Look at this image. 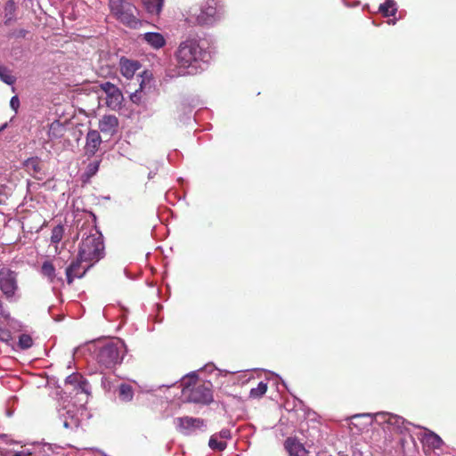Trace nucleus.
I'll return each mask as SVG.
<instances>
[{"label": "nucleus", "instance_id": "6e6552de", "mask_svg": "<svg viewBox=\"0 0 456 456\" xmlns=\"http://www.w3.org/2000/svg\"><path fill=\"white\" fill-rule=\"evenodd\" d=\"M100 88L106 94V104L111 110H118L123 102V94L120 89L110 82L100 84Z\"/></svg>", "mask_w": 456, "mask_h": 456}, {"label": "nucleus", "instance_id": "f257e3e1", "mask_svg": "<svg viewBox=\"0 0 456 456\" xmlns=\"http://www.w3.org/2000/svg\"><path fill=\"white\" fill-rule=\"evenodd\" d=\"M81 237L77 256L86 263L95 264L104 256V244L102 233L89 221L84 222L78 230Z\"/></svg>", "mask_w": 456, "mask_h": 456}, {"label": "nucleus", "instance_id": "7c9ffc66", "mask_svg": "<svg viewBox=\"0 0 456 456\" xmlns=\"http://www.w3.org/2000/svg\"><path fill=\"white\" fill-rule=\"evenodd\" d=\"M33 345L32 338L28 334H21L19 338V346L20 348L25 350L28 349Z\"/></svg>", "mask_w": 456, "mask_h": 456}, {"label": "nucleus", "instance_id": "c85d7f7f", "mask_svg": "<svg viewBox=\"0 0 456 456\" xmlns=\"http://www.w3.org/2000/svg\"><path fill=\"white\" fill-rule=\"evenodd\" d=\"M266 390H267V384L261 381L258 383L256 387L251 388L250 393H249L250 397L260 398L266 393Z\"/></svg>", "mask_w": 456, "mask_h": 456}, {"label": "nucleus", "instance_id": "4c0bfd02", "mask_svg": "<svg viewBox=\"0 0 456 456\" xmlns=\"http://www.w3.org/2000/svg\"><path fill=\"white\" fill-rule=\"evenodd\" d=\"M12 456H31V452L28 451L16 452Z\"/></svg>", "mask_w": 456, "mask_h": 456}, {"label": "nucleus", "instance_id": "4be33fe9", "mask_svg": "<svg viewBox=\"0 0 456 456\" xmlns=\"http://www.w3.org/2000/svg\"><path fill=\"white\" fill-rule=\"evenodd\" d=\"M118 397L122 402H131L134 397L133 387L128 384H121L118 387Z\"/></svg>", "mask_w": 456, "mask_h": 456}, {"label": "nucleus", "instance_id": "4468645a", "mask_svg": "<svg viewBox=\"0 0 456 456\" xmlns=\"http://www.w3.org/2000/svg\"><path fill=\"white\" fill-rule=\"evenodd\" d=\"M66 384L72 386L73 390L76 391L77 394H78L79 392L88 393V382L79 373H72L71 375L68 376L66 379Z\"/></svg>", "mask_w": 456, "mask_h": 456}, {"label": "nucleus", "instance_id": "2f4dec72", "mask_svg": "<svg viewBox=\"0 0 456 456\" xmlns=\"http://www.w3.org/2000/svg\"><path fill=\"white\" fill-rule=\"evenodd\" d=\"M147 168L151 169L148 173V178L152 179L159 171V164L157 161H151Z\"/></svg>", "mask_w": 456, "mask_h": 456}, {"label": "nucleus", "instance_id": "f704fd0d", "mask_svg": "<svg viewBox=\"0 0 456 456\" xmlns=\"http://www.w3.org/2000/svg\"><path fill=\"white\" fill-rule=\"evenodd\" d=\"M10 105L12 110L17 111L18 108L20 107V100H19L18 96L15 95V96L12 97V99L10 101Z\"/></svg>", "mask_w": 456, "mask_h": 456}, {"label": "nucleus", "instance_id": "412c9836", "mask_svg": "<svg viewBox=\"0 0 456 456\" xmlns=\"http://www.w3.org/2000/svg\"><path fill=\"white\" fill-rule=\"evenodd\" d=\"M40 273L51 283H53L57 279L55 267L51 261L47 260L42 264Z\"/></svg>", "mask_w": 456, "mask_h": 456}, {"label": "nucleus", "instance_id": "aec40b11", "mask_svg": "<svg viewBox=\"0 0 456 456\" xmlns=\"http://www.w3.org/2000/svg\"><path fill=\"white\" fill-rule=\"evenodd\" d=\"M66 132V127L59 121H54L48 129V140L54 141L61 138Z\"/></svg>", "mask_w": 456, "mask_h": 456}, {"label": "nucleus", "instance_id": "1a4fd4ad", "mask_svg": "<svg viewBox=\"0 0 456 456\" xmlns=\"http://www.w3.org/2000/svg\"><path fill=\"white\" fill-rule=\"evenodd\" d=\"M83 262H86V260L79 259V256H77V257L66 267V281L69 285H71L75 279H81L85 277L87 271L93 266V264H89L87 266L84 267L82 265Z\"/></svg>", "mask_w": 456, "mask_h": 456}, {"label": "nucleus", "instance_id": "c9c22d12", "mask_svg": "<svg viewBox=\"0 0 456 456\" xmlns=\"http://www.w3.org/2000/svg\"><path fill=\"white\" fill-rule=\"evenodd\" d=\"M217 436H219V437H221V438H224V439H228V438H230V437H231V432H230V430H229V429H227V428H224V429H222V430L218 433Z\"/></svg>", "mask_w": 456, "mask_h": 456}, {"label": "nucleus", "instance_id": "58836bf2", "mask_svg": "<svg viewBox=\"0 0 456 456\" xmlns=\"http://www.w3.org/2000/svg\"><path fill=\"white\" fill-rule=\"evenodd\" d=\"M2 312H3V303L0 300V314H2Z\"/></svg>", "mask_w": 456, "mask_h": 456}, {"label": "nucleus", "instance_id": "bb28decb", "mask_svg": "<svg viewBox=\"0 0 456 456\" xmlns=\"http://www.w3.org/2000/svg\"><path fill=\"white\" fill-rule=\"evenodd\" d=\"M0 79L10 86L16 82V77L11 74V71L5 66L2 65H0Z\"/></svg>", "mask_w": 456, "mask_h": 456}, {"label": "nucleus", "instance_id": "f03ea898", "mask_svg": "<svg viewBox=\"0 0 456 456\" xmlns=\"http://www.w3.org/2000/svg\"><path fill=\"white\" fill-rule=\"evenodd\" d=\"M208 53L200 45L196 38H188L182 42L176 51L175 56L180 67L189 68L203 61Z\"/></svg>", "mask_w": 456, "mask_h": 456}, {"label": "nucleus", "instance_id": "9d476101", "mask_svg": "<svg viewBox=\"0 0 456 456\" xmlns=\"http://www.w3.org/2000/svg\"><path fill=\"white\" fill-rule=\"evenodd\" d=\"M176 425L183 434L188 435L205 426V420L200 418L181 417L175 419Z\"/></svg>", "mask_w": 456, "mask_h": 456}, {"label": "nucleus", "instance_id": "2eb2a0df", "mask_svg": "<svg viewBox=\"0 0 456 456\" xmlns=\"http://www.w3.org/2000/svg\"><path fill=\"white\" fill-rule=\"evenodd\" d=\"M27 170L37 180H42V161L39 158L34 157L28 159L24 163Z\"/></svg>", "mask_w": 456, "mask_h": 456}, {"label": "nucleus", "instance_id": "cd10ccee", "mask_svg": "<svg viewBox=\"0 0 456 456\" xmlns=\"http://www.w3.org/2000/svg\"><path fill=\"white\" fill-rule=\"evenodd\" d=\"M217 437V434L211 436L208 445L212 450L224 451L226 448V442L218 441Z\"/></svg>", "mask_w": 456, "mask_h": 456}, {"label": "nucleus", "instance_id": "423d86ee", "mask_svg": "<svg viewBox=\"0 0 456 456\" xmlns=\"http://www.w3.org/2000/svg\"><path fill=\"white\" fill-rule=\"evenodd\" d=\"M223 16V6L216 0H206L196 16L195 22L200 26H211L220 20Z\"/></svg>", "mask_w": 456, "mask_h": 456}, {"label": "nucleus", "instance_id": "b1692460", "mask_svg": "<svg viewBox=\"0 0 456 456\" xmlns=\"http://www.w3.org/2000/svg\"><path fill=\"white\" fill-rule=\"evenodd\" d=\"M143 4L148 12L159 14L163 6V0H143Z\"/></svg>", "mask_w": 456, "mask_h": 456}, {"label": "nucleus", "instance_id": "a211bd4d", "mask_svg": "<svg viewBox=\"0 0 456 456\" xmlns=\"http://www.w3.org/2000/svg\"><path fill=\"white\" fill-rule=\"evenodd\" d=\"M140 65L137 61H130L127 59L122 58L120 60V71L121 74L126 78H132L137 69H139Z\"/></svg>", "mask_w": 456, "mask_h": 456}, {"label": "nucleus", "instance_id": "473e14b6", "mask_svg": "<svg viewBox=\"0 0 456 456\" xmlns=\"http://www.w3.org/2000/svg\"><path fill=\"white\" fill-rule=\"evenodd\" d=\"M79 426V420L73 417L70 418V420L65 419L63 421V427L65 428H77Z\"/></svg>", "mask_w": 456, "mask_h": 456}, {"label": "nucleus", "instance_id": "393cba45", "mask_svg": "<svg viewBox=\"0 0 456 456\" xmlns=\"http://www.w3.org/2000/svg\"><path fill=\"white\" fill-rule=\"evenodd\" d=\"M64 235V226L58 224L52 229L51 232V242L55 244V250H57V245L62 240Z\"/></svg>", "mask_w": 456, "mask_h": 456}, {"label": "nucleus", "instance_id": "dca6fc26", "mask_svg": "<svg viewBox=\"0 0 456 456\" xmlns=\"http://www.w3.org/2000/svg\"><path fill=\"white\" fill-rule=\"evenodd\" d=\"M422 442L425 446H428L431 450L440 449L444 444L442 438L431 430L426 431Z\"/></svg>", "mask_w": 456, "mask_h": 456}, {"label": "nucleus", "instance_id": "a19ab883", "mask_svg": "<svg viewBox=\"0 0 456 456\" xmlns=\"http://www.w3.org/2000/svg\"><path fill=\"white\" fill-rule=\"evenodd\" d=\"M59 281H61L63 284V280L61 278L57 279Z\"/></svg>", "mask_w": 456, "mask_h": 456}, {"label": "nucleus", "instance_id": "7ed1b4c3", "mask_svg": "<svg viewBox=\"0 0 456 456\" xmlns=\"http://www.w3.org/2000/svg\"><path fill=\"white\" fill-rule=\"evenodd\" d=\"M126 353V346L120 339L110 341L99 348L98 362L105 368H112L121 363Z\"/></svg>", "mask_w": 456, "mask_h": 456}, {"label": "nucleus", "instance_id": "20e7f679", "mask_svg": "<svg viewBox=\"0 0 456 456\" xmlns=\"http://www.w3.org/2000/svg\"><path fill=\"white\" fill-rule=\"evenodd\" d=\"M110 13L121 23L131 28H136L140 23L136 18V7L126 0H109Z\"/></svg>", "mask_w": 456, "mask_h": 456}, {"label": "nucleus", "instance_id": "72a5a7b5", "mask_svg": "<svg viewBox=\"0 0 456 456\" xmlns=\"http://www.w3.org/2000/svg\"><path fill=\"white\" fill-rule=\"evenodd\" d=\"M12 336L10 331L7 330H0V340L8 342L11 339Z\"/></svg>", "mask_w": 456, "mask_h": 456}, {"label": "nucleus", "instance_id": "ddd939ff", "mask_svg": "<svg viewBox=\"0 0 456 456\" xmlns=\"http://www.w3.org/2000/svg\"><path fill=\"white\" fill-rule=\"evenodd\" d=\"M102 142L100 133L97 130H90L86 134L85 152L87 156H93L98 151Z\"/></svg>", "mask_w": 456, "mask_h": 456}, {"label": "nucleus", "instance_id": "f3484780", "mask_svg": "<svg viewBox=\"0 0 456 456\" xmlns=\"http://www.w3.org/2000/svg\"><path fill=\"white\" fill-rule=\"evenodd\" d=\"M385 421L388 427H392L393 430L399 434H403L408 431V428L405 426L404 419L400 416L387 414V418Z\"/></svg>", "mask_w": 456, "mask_h": 456}, {"label": "nucleus", "instance_id": "ea45409f", "mask_svg": "<svg viewBox=\"0 0 456 456\" xmlns=\"http://www.w3.org/2000/svg\"><path fill=\"white\" fill-rule=\"evenodd\" d=\"M6 125L3 126L2 127H0V131L4 130L5 128Z\"/></svg>", "mask_w": 456, "mask_h": 456}, {"label": "nucleus", "instance_id": "39448f33", "mask_svg": "<svg viewBox=\"0 0 456 456\" xmlns=\"http://www.w3.org/2000/svg\"><path fill=\"white\" fill-rule=\"evenodd\" d=\"M212 384L209 381L196 380L194 384L183 388V393L187 395L189 402L200 404H209L213 402Z\"/></svg>", "mask_w": 456, "mask_h": 456}, {"label": "nucleus", "instance_id": "c756f323", "mask_svg": "<svg viewBox=\"0 0 456 456\" xmlns=\"http://www.w3.org/2000/svg\"><path fill=\"white\" fill-rule=\"evenodd\" d=\"M100 161L94 160L90 162L86 169L85 175L87 179L93 177L99 170Z\"/></svg>", "mask_w": 456, "mask_h": 456}, {"label": "nucleus", "instance_id": "0eeeda50", "mask_svg": "<svg viewBox=\"0 0 456 456\" xmlns=\"http://www.w3.org/2000/svg\"><path fill=\"white\" fill-rule=\"evenodd\" d=\"M18 289V273L6 266L0 267V290L4 297L10 300L15 297Z\"/></svg>", "mask_w": 456, "mask_h": 456}, {"label": "nucleus", "instance_id": "6ab92c4d", "mask_svg": "<svg viewBox=\"0 0 456 456\" xmlns=\"http://www.w3.org/2000/svg\"><path fill=\"white\" fill-rule=\"evenodd\" d=\"M143 39L153 48L159 49L166 45V39L160 33L148 32L143 35Z\"/></svg>", "mask_w": 456, "mask_h": 456}, {"label": "nucleus", "instance_id": "5701e85b", "mask_svg": "<svg viewBox=\"0 0 456 456\" xmlns=\"http://www.w3.org/2000/svg\"><path fill=\"white\" fill-rule=\"evenodd\" d=\"M16 4L13 0H8L4 4V24L8 25L12 20H14L16 13Z\"/></svg>", "mask_w": 456, "mask_h": 456}, {"label": "nucleus", "instance_id": "e433bc0d", "mask_svg": "<svg viewBox=\"0 0 456 456\" xmlns=\"http://www.w3.org/2000/svg\"><path fill=\"white\" fill-rule=\"evenodd\" d=\"M130 99L133 102H135V103H138L140 102V96L138 94L137 90L134 94H131Z\"/></svg>", "mask_w": 456, "mask_h": 456}, {"label": "nucleus", "instance_id": "f8f14e48", "mask_svg": "<svg viewBox=\"0 0 456 456\" xmlns=\"http://www.w3.org/2000/svg\"><path fill=\"white\" fill-rule=\"evenodd\" d=\"M284 448L289 456H309V451L296 437H288Z\"/></svg>", "mask_w": 456, "mask_h": 456}, {"label": "nucleus", "instance_id": "9b49d317", "mask_svg": "<svg viewBox=\"0 0 456 456\" xmlns=\"http://www.w3.org/2000/svg\"><path fill=\"white\" fill-rule=\"evenodd\" d=\"M118 119L115 115H104L99 120L100 131L110 137L118 132Z\"/></svg>", "mask_w": 456, "mask_h": 456}, {"label": "nucleus", "instance_id": "a878e982", "mask_svg": "<svg viewBox=\"0 0 456 456\" xmlns=\"http://www.w3.org/2000/svg\"><path fill=\"white\" fill-rule=\"evenodd\" d=\"M395 2L392 0H387L384 4L379 5V12L385 16L389 17L395 14L396 8L395 6Z\"/></svg>", "mask_w": 456, "mask_h": 456}]
</instances>
